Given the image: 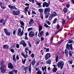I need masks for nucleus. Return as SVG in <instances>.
<instances>
[{"label": "nucleus", "mask_w": 74, "mask_h": 74, "mask_svg": "<svg viewBox=\"0 0 74 74\" xmlns=\"http://www.w3.org/2000/svg\"><path fill=\"white\" fill-rule=\"evenodd\" d=\"M27 53H26V55H25L24 56H25V57H24V58H27L28 56V55H27Z\"/></svg>", "instance_id": "nucleus-57"}, {"label": "nucleus", "mask_w": 74, "mask_h": 74, "mask_svg": "<svg viewBox=\"0 0 74 74\" xmlns=\"http://www.w3.org/2000/svg\"><path fill=\"white\" fill-rule=\"evenodd\" d=\"M42 70L44 72L43 74H45V73H46V71L47 70V66H45L44 67L42 66Z\"/></svg>", "instance_id": "nucleus-10"}, {"label": "nucleus", "mask_w": 74, "mask_h": 74, "mask_svg": "<svg viewBox=\"0 0 74 74\" xmlns=\"http://www.w3.org/2000/svg\"><path fill=\"white\" fill-rule=\"evenodd\" d=\"M4 64V61H2L1 62V66H3V65H4V64Z\"/></svg>", "instance_id": "nucleus-62"}, {"label": "nucleus", "mask_w": 74, "mask_h": 74, "mask_svg": "<svg viewBox=\"0 0 74 74\" xmlns=\"http://www.w3.org/2000/svg\"><path fill=\"white\" fill-rule=\"evenodd\" d=\"M21 55H22V56H23V57H24V58H25L26 57H25V54H24V53H23L22 52V53H21Z\"/></svg>", "instance_id": "nucleus-56"}, {"label": "nucleus", "mask_w": 74, "mask_h": 74, "mask_svg": "<svg viewBox=\"0 0 74 74\" xmlns=\"http://www.w3.org/2000/svg\"><path fill=\"white\" fill-rule=\"evenodd\" d=\"M20 44L23 45L24 47H25L27 46V44L25 43V42L24 40H22L21 42H20Z\"/></svg>", "instance_id": "nucleus-8"}, {"label": "nucleus", "mask_w": 74, "mask_h": 74, "mask_svg": "<svg viewBox=\"0 0 74 74\" xmlns=\"http://www.w3.org/2000/svg\"><path fill=\"white\" fill-rule=\"evenodd\" d=\"M21 28H19L18 29L17 35L18 36H19V34L21 33Z\"/></svg>", "instance_id": "nucleus-25"}, {"label": "nucleus", "mask_w": 74, "mask_h": 74, "mask_svg": "<svg viewBox=\"0 0 74 74\" xmlns=\"http://www.w3.org/2000/svg\"><path fill=\"white\" fill-rule=\"evenodd\" d=\"M0 6H1V8H3V9L5 8V7L4 6V5H3V3L2 2L0 3Z\"/></svg>", "instance_id": "nucleus-19"}, {"label": "nucleus", "mask_w": 74, "mask_h": 74, "mask_svg": "<svg viewBox=\"0 0 74 74\" xmlns=\"http://www.w3.org/2000/svg\"><path fill=\"white\" fill-rule=\"evenodd\" d=\"M33 29L32 28H29L28 29V31L29 32V31H30V30H32Z\"/></svg>", "instance_id": "nucleus-55"}, {"label": "nucleus", "mask_w": 74, "mask_h": 74, "mask_svg": "<svg viewBox=\"0 0 74 74\" xmlns=\"http://www.w3.org/2000/svg\"><path fill=\"white\" fill-rule=\"evenodd\" d=\"M36 5H38L39 6H38L39 8H41V7H42V6L41 5V4L40 3H36Z\"/></svg>", "instance_id": "nucleus-27"}, {"label": "nucleus", "mask_w": 74, "mask_h": 74, "mask_svg": "<svg viewBox=\"0 0 74 74\" xmlns=\"http://www.w3.org/2000/svg\"><path fill=\"white\" fill-rule=\"evenodd\" d=\"M28 44L29 46L30 47H32V45H31V44L30 43V42H28Z\"/></svg>", "instance_id": "nucleus-46"}, {"label": "nucleus", "mask_w": 74, "mask_h": 74, "mask_svg": "<svg viewBox=\"0 0 74 74\" xmlns=\"http://www.w3.org/2000/svg\"><path fill=\"white\" fill-rule=\"evenodd\" d=\"M5 34L7 36H10V35H11V32H7Z\"/></svg>", "instance_id": "nucleus-35"}, {"label": "nucleus", "mask_w": 74, "mask_h": 74, "mask_svg": "<svg viewBox=\"0 0 74 74\" xmlns=\"http://www.w3.org/2000/svg\"><path fill=\"white\" fill-rule=\"evenodd\" d=\"M14 70V72H15V74H17V73H18V70Z\"/></svg>", "instance_id": "nucleus-59"}, {"label": "nucleus", "mask_w": 74, "mask_h": 74, "mask_svg": "<svg viewBox=\"0 0 74 74\" xmlns=\"http://www.w3.org/2000/svg\"><path fill=\"white\" fill-rule=\"evenodd\" d=\"M66 7H67V8H69L70 7V4H67L66 5Z\"/></svg>", "instance_id": "nucleus-63"}, {"label": "nucleus", "mask_w": 74, "mask_h": 74, "mask_svg": "<svg viewBox=\"0 0 74 74\" xmlns=\"http://www.w3.org/2000/svg\"><path fill=\"white\" fill-rule=\"evenodd\" d=\"M13 60V61L16 62V58H15V55H14L12 57Z\"/></svg>", "instance_id": "nucleus-28"}, {"label": "nucleus", "mask_w": 74, "mask_h": 74, "mask_svg": "<svg viewBox=\"0 0 74 74\" xmlns=\"http://www.w3.org/2000/svg\"><path fill=\"white\" fill-rule=\"evenodd\" d=\"M51 15L53 17L56 16L58 15V14L55 12H54L53 13L51 14Z\"/></svg>", "instance_id": "nucleus-18"}, {"label": "nucleus", "mask_w": 74, "mask_h": 74, "mask_svg": "<svg viewBox=\"0 0 74 74\" xmlns=\"http://www.w3.org/2000/svg\"><path fill=\"white\" fill-rule=\"evenodd\" d=\"M57 29H59L60 28V25L59 24H57Z\"/></svg>", "instance_id": "nucleus-47"}, {"label": "nucleus", "mask_w": 74, "mask_h": 74, "mask_svg": "<svg viewBox=\"0 0 74 74\" xmlns=\"http://www.w3.org/2000/svg\"><path fill=\"white\" fill-rule=\"evenodd\" d=\"M25 40H28V38L27 36H25Z\"/></svg>", "instance_id": "nucleus-64"}, {"label": "nucleus", "mask_w": 74, "mask_h": 74, "mask_svg": "<svg viewBox=\"0 0 74 74\" xmlns=\"http://www.w3.org/2000/svg\"><path fill=\"white\" fill-rule=\"evenodd\" d=\"M57 68L56 67H54L53 69V72L54 73H55L56 72V71H57Z\"/></svg>", "instance_id": "nucleus-30"}, {"label": "nucleus", "mask_w": 74, "mask_h": 74, "mask_svg": "<svg viewBox=\"0 0 74 74\" xmlns=\"http://www.w3.org/2000/svg\"><path fill=\"white\" fill-rule=\"evenodd\" d=\"M65 53L67 56H68V54H69V52L67 49H65Z\"/></svg>", "instance_id": "nucleus-24"}, {"label": "nucleus", "mask_w": 74, "mask_h": 74, "mask_svg": "<svg viewBox=\"0 0 74 74\" xmlns=\"http://www.w3.org/2000/svg\"><path fill=\"white\" fill-rule=\"evenodd\" d=\"M51 56V54L50 53H47L45 56V59L46 60H48Z\"/></svg>", "instance_id": "nucleus-11"}, {"label": "nucleus", "mask_w": 74, "mask_h": 74, "mask_svg": "<svg viewBox=\"0 0 74 74\" xmlns=\"http://www.w3.org/2000/svg\"><path fill=\"white\" fill-rule=\"evenodd\" d=\"M53 17L51 15V16H49V20L51 21V20L52 19V18H53Z\"/></svg>", "instance_id": "nucleus-32"}, {"label": "nucleus", "mask_w": 74, "mask_h": 74, "mask_svg": "<svg viewBox=\"0 0 74 74\" xmlns=\"http://www.w3.org/2000/svg\"><path fill=\"white\" fill-rule=\"evenodd\" d=\"M36 74H42V73H41V72L40 71H39L37 72L36 73Z\"/></svg>", "instance_id": "nucleus-50"}, {"label": "nucleus", "mask_w": 74, "mask_h": 74, "mask_svg": "<svg viewBox=\"0 0 74 74\" xmlns=\"http://www.w3.org/2000/svg\"><path fill=\"white\" fill-rule=\"evenodd\" d=\"M35 63H36V60L35 58H34L32 61V65L33 66H34Z\"/></svg>", "instance_id": "nucleus-21"}, {"label": "nucleus", "mask_w": 74, "mask_h": 74, "mask_svg": "<svg viewBox=\"0 0 74 74\" xmlns=\"http://www.w3.org/2000/svg\"><path fill=\"white\" fill-rule=\"evenodd\" d=\"M29 36L30 37H33L35 36V34L33 32L31 31L29 33Z\"/></svg>", "instance_id": "nucleus-7"}, {"label": "nucleus", "mask_w": 74, "mask_h": 74, "mask_svg": "<svg viewBox=\"0 0 74 74\" xmlns=\"http://www.w3.org/2000/svg\"><path fill=\"white\" fill-rule=\"evenodd\" d=\"M73 53H74V52L71 51H69V54L70 57H71L73 56Z\"/></svg>", "instance_id": "nucleus-15"}, {"label": "nucleus", "mask_w": 74, "mask_h": 74, "mask_svg": "<svg viewBox=\"0 0 74 74\" xmlns=\"http://www.w3.org/2000/svg\"><path fill=\"white\" fill-rule=\"evenodd\" d=\"M16 48L18 49L19 48V45L18 44H16Z\"/></svg>", "instance_id": "nucleus-51"}, {"label": "nucleus", "mask_w": 74, "mask_h": 74, "mask_svg": "<svg viewBox=\"0 0 74 74\" xmlns=\"http://www.w3.org/2000/svg\"><path fill=\"white\" fill-rule=\"evenodd\" d=\"M16 32V29H15L13 30V35H15V34Z\"/></svg>", "instance_id": "nucleus-36"}, {"label": "nucleus", "mask_w": 74, "mask_h": 74, "mask_svg": "<svg viewBox=\"0 0 74 74\" xmlns=\"http://www.w3.org/2000/svg\"><path fill=\"white\" fill-rule=\"evenodd\" d=\"M34 23V21L33 19H31L29 21V25H33Z\"/></svg>", "instance_id": "nucleus-20"}, {"label": "nucleus", "mask_w": 74, "mask_h": 74, "mask_svg": "<svg viewBox=\"0 0 74 74\" xmlns=\"http://www.w3.org/2000/svg\"><path fill=\"white\" fill-rule=\"evenodd\" d=\"M8 7L10 8L11 9V10H12L13 9H14L15 10H18V9L16 8V7L15 6H12L10 5H8Z\"/></svg>", "instance_id": "nucleus-9"}, {"label": "nucleus", "mask_w": 74, "mask_h": 74, "mask_svg": "<svg viewBox=\"0 0 74 74\" xmlns=\"http://www.w3.org/2000/svg\"><path fill=\"white\" fill-rule=\"evenodd\" d=\"M10 51H11V52L12 53H14V49H10Z\"/></svg>", "instance_id": "nucleus-48"}, {"label": "nucleus", "mask_w": 74, "mask_h": 74, "mask_svg": "<svg viewBox=\"0 0 74 74\" xmlns=\"http://www.w3.org/2000/svg\"><path fill=\"white\" fill-rule=\"evenodd\" d=\"M63 11L65 13H66L67 11V9L66 8H64L63 9Z\"/></svg>", "instance_id": "nucleus-44"}, {"label": "nucleus", "mask_w": 74, "mask_h": 74, "mask_svg": "<svg viewBox=\"0 0 74 74\" xmlns=\"http://www.w3.org/2000/svg\"><path fill=\"white\" fill-rule=\"evenodd\" d=\"M20 23V24L21 25V26L20 27H22V28H23V29H24V22H23L22 21H19Z\"/></svg>", "instance_id": "nucleus-12"}, {"label": "nucleus", "mask_w": 74, "mask_h": 74, "mask_svg": "<svg viewBox=\"0 0 74 74\" xmlns=\"http://www.w3.org/2000/svg\"><path fill=\"white\" fill-rule=\"evenodd\" d=\"M68 62L69 64H72V63H73V61L69 60Z\"/></svg>", "instance_id": "nucleus-53"}, {"label": "nucleus", "mask_w": 74, "mask_h": 74, "mask_svg": "<svg viewBox=\"0 0 74 74\" xmlns=\"http://www.w3.org/2000/svg\"><path fill=\"white\" fill-rule=\"evenodd\" d=\"M51 11V9L49 8H46L44 11V13L49 14V12Z\"/></svg>", "instance_id": "nucleus-5"}, {"label": "nucleus", "mask_w": 74, "mask_h": 74, "mask_svg": "<svg viewBox=\"0 0 74 74\" xmlns=\"http://www.w3.org/2000/svg\"><path fill=\"white\" fill-rule=\"evenodd\" d=\"M12 14L14 15H18L20 14V11L18 10L15 11V10H13Z\"/></svg>", "instance_id": "nucleus-4"}, {"label": "nucleus", "mask_w": 74, "mask_h": 74, "mask_svg": "<svg viewBox=\"0 0 74 74\" xmlns=\"http://www.w3.org/2000/svg\"><path fill=\"white\" fill-rule=\"evenodd\" d=\"M49 48H47L46 49V52H49Z\"/></svg>", "instance_id": "nucleus-58"}, {"label": "nucleus", "mask_w": 74, "mask_h": 74, "mask_svg": "<svg viewBox=\"0 0 74 74\" xmlns=\"http://www.w3.org/2000/svg\"><path fill=\"white\" fill-rule=\"evenodd\" d=\"M55 60L56 62H58V59H59V56H57L55 57Z\"/></svg>", "instance_id": "nucleus-29"}, {"label": "nucleus", "mask_w": 74, "mask_h": 74, "mask_svg": "<svg viewBox=\"0 0 74 74\" xmlns=\"http://www.w3.org/2000/svg\"><path fill=\"white\" fill-rule=\"evenodd\" d=\"M64 64V63L63 62V61H59L57 64V66L58 68L61 67L60 69L62 70L63 67V65Z\"/></svg>", "instance_id": "nucleus-1"}, {"label": "nucleus", "mask_w": 74, "mask_h": 74, "mask_svg": "<svg viewBox=\"0 0 74 74\" xmlns=\"http://www.w3.org/2000/svg\"><path fill=\"white\" fill-rule=\"evenodd\" d=\"M49 4H50V2L48 3H47V2H44L42 5L43 7H45V6L46 7H48L49 5Z\"/></svg>", "instance_id": "nucleus-6"}, {"label": "nucleus", "mask_w": 74, "mask_h": 74, "mask_svg": "<svg viewBox=\"0 0 74 74\" xmlns=\"http://www.w3.org/2000/svg\"><path fill=\"white\" fill-rule=\"evenodd\" d=\"M26 59H25L24 60L23 59L22 60V62L23 64H25V62H26Z\"/></svg>", "instance_id": "nucleus-39"}, {"label": "nucleus", "mask_w": 74, "mask_h": 74, "mask_svg": "<svg viewBox=\"0 0 74 74\" xmlns=\"http://www.w3.org/2000/svg\"><path fill=\"white\" fill-rule=\"evenodd\" d=\"M46 64H51V60H48L46 61Z\"/></svg>", "instance_id": "nucleus-16"}, {"label": "nucleus", "mask_w": 74, "mask_h": 74, "mask_svg": "<svg viewBox=\"0 0 74 74\" xmlns=\"http://www.w3.org/2000/svg\"><path fill=\"white\" fill-rule=\"evenodd\" d=\"M38 29H39V33H40L41 31V30L42 29V27L41 25H40L39 26Z\"/></svg>", "instance_id": "nucleus-22"}, {"label": "nucleus", "mask_w": 74, "mask_h": 74, "mask_svg": "<svg viewBox=\"0 0 74 74\" xmlns=\"http://www.w3.org/2000/svg\"><path fill=\"white\" fill-rule=\"evenodd\" d=\"M27 51H29V49L27 48H25V52L27 54Z\"/></svg>", "instance_id": "nucleus-40"}, {"label": "nucleus", "mask_w": 74, "mask_h": 74, "mask_svg": "<svg viewBox=\"0 0 74 74\" xmlns=\"http://www.w3.org/2000/svg\"><path fill=\"white\" fill-rule=\"evenodd\" d=\"M5 65H3L1 66L0 69L1 70V73H4L5 72Z\"/></svg>", "instance_id": "nucleus-2"}, {"label": "nucleus", "mask_w": 74, "mask_h": 74, "mask_svg": "<svg viewBox=\"0 0 74 74\" xmlns=\"http://www.w3.org/2000/svg\"><path fill=\"white\" fill-rule=\"evenodd\" d=\"M3 48L4 49H8L9 48V46L8 45H4L3 46Z\"/></svg>", "instance_id": "nucleus-17"}, {"label": "nucleus", "mask_w": 74, "mask_h": 74, "mask_svg": "<svg viewBox=\"0 0 74 74\" xmlns=\"http://www.w3.org/2000/svg\"><path fill=\"white\" fill-rule=\"evenodd\" d=\"M66 22V20H64V19H62V25H64V23H65V22Z\"/></svg>", "instance_id": "nucleus-33"}, {"label": "nucleus", "mask_w": 74, "mask_h": 74, "mask_svg": "<svg viewBox=\"0 0 74 74\" xmlns=\"http://www.w3.org/2000/svg\"><path fill=\"white\" fill-rule=\"evenodd\" d=\"M31 56L32 58H34V54L33 53H32L31 55Z\"/></svg>", "instance_id": "nucleus-45"}, {"label": "nucleus", "mask_w": 74, "mask_h": 74, "mask_svg": "<svg viewBox=\"0 0 74 74\" xmlns=\"http://www.w3.org/2000/svg\"><path fill=\"white\" fill-rule=\"evenodd\" d=\"M66 49H69V48H70L71 49L72 51H73V44H71L69 45V44L67 43L66 45Z\"/></svg>", "instance_id": "nucleus-3"}, {"label": "nucleus", "mask_w": 74, "mask_h": 74, "mask_svg": "<svg viewBox=\"0 0 74 74\" xmlns=\"http://www.w3.org/2000/svg\"><path fill=\"white\" fill-rule=\"evenodd\" d=\"M25 5H26V6H29V5H30V4L27 3H25Z\"/></svg>", "instance_id": "nucleus-60"}, {"label": "nucleus", "mask_w": 74, "mask_h": 74, "mask_svg": "<svg viewBox=\"0 0 74 74\" xmlns=\"http://www.w3.org/2000/svg\"><path fill=\"white\" fill-rule=\"evenodd\" d=\"M40 40H36V44H38L40 43Z\"/></svg>", "instance_id": "nucleus-42"}, {"label": "nucleus", "mask_w": 74, "mask_h": 74, "mask_svg": "<svg viewBox=\"0 0 74 74\" xmlns=\"http://www.w3.org/2000/svg\"><path fill=\"white\" fill-rule=\"evenodd\" d=\"M69 42H68V43L69 44H71L73 42V40H69Z\"/></svg>", "instance_id": "nucleus-37"}, {"label": "nucleus", "mask_w": 74, "mask_h": 74, "mask_svg": "<svg viewBox=\"0 0 74 74\" xmlns=\"http://www.w3.org/2000/svg\"><path fill=\"white\" fill-rule=\"evenodd\" d=\"M44 33V31H42L40 33L39 32L38 36L39 37H41L42 36V34Z\"/></svg>", "instance_id": "nucleus-14"}, {"label": "nucleus", "mask_w": 74, "mask_h": 74, "mask_svg": "<svg viewBox=\"0 0 74 74\" xmlns=\"http://www.w3.org/2000/svg\"><path fill=\"white\" fill-rule=\"evenodd\" d=\"M29 73H30V74H31V65H30L29 66Z\"/></svg>", "instance_id": "nucleus-43"}, {"label": "nucleus", "mask_w": 74, "mask_h": 74, "mask_svg": "<svg viewBox=\"0 0 74 74\" xmlns=\"http://www.w3.org/2000/svg\"><path fill=\"white\" fill-rule=\"evenodd\" d=\"M44 26L46 27V28H48V27L50 28H51V27L48 26V25L45 23H44Z\"/></svg>", "instance_id": "nucleus-26"}, {"label": "nucleus", "mask_w": 74, "mask_h": 74, "mask_svg": "<svg viewBox=\"0 0 74 74\" xmlns=\"http://www.w3.org/2000/svg\"><path fill=\"white\" fill-rule=\"evenodd\" d=\"M14 70H12V71L8 72L9 74H14Z\"/></svg>", "instance_id": "nucleus-34"}, {"label": "nucleus", "mask_w": 74, "mask_h": 74, "mask_svg": "<svg viewBox=\"0 0 74 74\" xmlns=\"http://www.w3.org/2000/svg\"><path fill=\"white\" fill-rule=\"evenodd\" d=\"M30 2H32L33 3H34V0H28Z\"/></svg>", "instance_id": "nucleus-49"}, {"label": "nucleus", "mask_w": 74, "mask_h": 74, "mask_svg": "<svg viewBox=\"0 0 74 74\" xmlns=\"http://www.w3.org/2000/svg\"><path fill=\"white\" fill-rule=\"evenodd\" d=\"M43 11V9H40L38 10V11L39 12H42Z\"/></svg>", "instance_id": "nucleus-38"}, {"label": "nucleus", "mask_w": 74, "mask_h": 74, "mask_svg": "<svg viewBox=\"0 0 74 74\" xmlns=\"http://www.w3.org/2000/svg\"><path fill=\"white\" fill-rule=\"evenodd\" d=\"M4 22V19L3 18L0 20V23H2Z\"/></svg>", "instance_id": "nucleus-52"}, {"label": "nucleus", "mask_w": 74, "mask_h": 74, "mask_svg": "<svg viewBox=\"0 0 74 74\" xmlns=\"http://www.w3.org/2000/svg\"><path fill=\"white\" fill-rule=\"evenodd\" d=\"M23 30H24V29H23L22 31L19 35L20 37H22L23 35Z\"/></svg>", "instance_id": "nucleus-23"}, {"label": "nucleus", "mask_w": 74, "mask_h": 74, "mask_svg": "<svg viewBox=\"0 0 74 74\" xmlns=\"http://www.w3.org/2000/svg\"><path fill=\"white\" fill-rule=\"evenodd\" d=\"M4 32L5 33V34L7 33V29H6V28H5L4 29Z\"/></svg>", "instance_id": "nucleus-54"}, {"label": "nucleus", "mask_w": 74, "mask_h": 74, "mask_svg": "<svg viewBox=\"0 0 74 74\" xmlns=\"http://www.w3.org/2000/svg\"><path fill=\"white\" fill-rule=\"evenodd\" d=\"M45 15L46 18H48L49 17V14L48 13H44Z\"/></svg>", "instance_id": "nucleus-31"}, {"label": "nucleus", "mask_w": 74, "mask_h": 74, "mask_svg": "<svg viewBox=\"0 0 74 74\" xmlns=\"http://www.w3.org/2000/svg\"><path fill=\"white\" fill-rule=\"evenodd\" d=\"M8 67L9 69H12L13 68V65L11 63H9L8 64Z\"/></svg>", "instance_id": "nucleus-13"}, {"label": "nucleus", "mask_w": 74, "mask_h": 74, "mask_svg": "<svg viewBox=\"0 0 74 74\" xmlns=\"http://www.w3.org/2000/svg\"><path fill=\"white\" fill-rule=\"evenodd\" d=\"M40 16L41 19H43L44 17L43 16V15L42 13H40Z\"/></svg>", "instance_id": "nucleus-41"}, {"label": "nucleus", "mask_w": 74, "mask_h": 74, "mask_svg": "<svg viewBox=\"0 0 74 74\" xmlns=\"http://www.w3.org/2000/svg\"><path fill=\"white\" fill-rule=\"evenodd\" d=\"M16 59L17 60H19V55H18L16 56Z\"/></svg>", "instance_id": "nucleus-61"}]
</instances>
